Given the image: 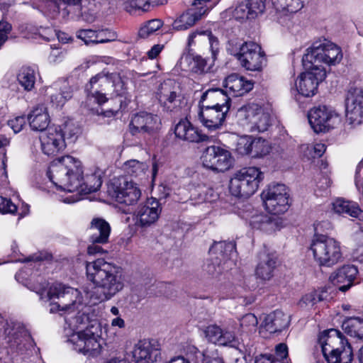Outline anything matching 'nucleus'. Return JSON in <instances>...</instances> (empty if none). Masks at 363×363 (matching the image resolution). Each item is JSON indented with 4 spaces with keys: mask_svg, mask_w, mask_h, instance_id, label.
Returning <instances> with one entry per match:
<instances>
[{
    "mask_svg": "<svg viewBox=\"0 0 363 363\" xmlns=\"http://www.w3.org/2000/svg\"><path fill=\"white\" fill-rule=\"evenodd\" d=\"M48 175L58 189L69 192L88 194L98 191L102 184L100 176L96 174L86 175L84 179L81 161L70 155L53 160Z\"/></svg>",
    "mask_w": 363,
    "mask_h": 363,
    "instance_id": "f257e3e1",
    "label": "nucleus"
},
{
    "mask_svg": "<svg viewBox=\"0 0 363 363\" xmlns=\"http://www.w3.org/2000/svg\"><path fill=\"white\" fill-rule=\"evenodd\" d=\"M125 83L118 73H111L108 75L97 74L91 77L85 85L84 91L86 99L84 106L97 115H104L105 117L115 116L119 108L108 109L105 111L99 106L106 103L108 97L113 94L120 96L123 94Z\"/></svg>",
    "mask_w": 363,
    "mask_h": 363,
    "instance_id": "f03ea898",
    "label": "nucleus"
},
{
    "mask_svg": "<svg viewBox=\"0 0 363 363\" xmlns=\"http://www.w3.org/2000/svg\"><path fill=\"white\" fill-rule=\"evenodd\" d=\"M86 273L94 285L91 297L100 302L111 299L124 286L121 267L103 259L87 262Z\"/></svg>",
    "mask_w": 363,
    "mask_h": 363,
    "instance_id": "7ed1b4c3",
    "label": "nucleus"
},
{
    "mask_svg": "<svg viewBox=\"0 0 363 363\" xmlns=\"http://www.w3.org/2000/svg\"><path fill=\"white\" fill-rule=\"evenodd\" d=\"M322 353L328 363H351L353 351L350 344L342 338L341 333L330 329L321 333L318 339Z\"/></svg>",
    "mask_w": 363,
    "mask_h": 363,
    "instance_id": "20e7f679",
    "label": "nucleus"
},
{
    "mask_svg": "<svg viewBox=\"0 0 363 363\" xmlns=\"http://www.w3.org/2000/svg\"><path fill=\"white\" fill-rule=\"evenodd\" d=\"M79 294L77 289L61 283L52 284L46 292L47 301H51L50 313L60 311L64 316L74 313L82 306L78 300Z\"/></svg>",
    "mask_w": 363,
    "mask_h": 363,
    "instance_id": "39448f33",
    "label": "nucleus"
},
{
    "mask_svg": "<svg viewBox=\"0 0 363 363\" xmlns=\"http://www.w3.org/2000/svg\"><path fill=\"white\" fill-rule=\"evenodd\" d=\"M311 250L320 267H333L343 259L340 242L325 235H315Z\"/></svg>",
    "mask_w": 363,
    "mask_h": 363,
    "instance_id": "423d86ee",
    "label": "nucleus"
},
{
    "mask_svg": "<svg viewBox=\"0 0 363 363\" xmlns=\"http://www.w3.org/2000/svg\"><path fill=\"white\" fill-rule=\"evenodd\" d=\"M100 324L96 321L77 333H73L67 342L72 345L74 350L87 357H95L100 354L101 345Z\"/></svg>",
    "mask_w": 363,
    "mask_h": 363,
    "instance_id": "0eeeda50",
    "label": "nucleus"
},
{
    "mask_svg": "<svg viewBox=\"0 0 363 363\" xmlns=\"http://www.w3.org/2000/svg\"><path fill=\"white\" fill-rule=\"evenodd\" d=\"M263 178V173L255 167L242 168L237 171L231 178L230 192L236 197L248 198L257 190Z\"/></svg>",
    "mask_w": 363,
    "mask_h": 363,
    "instance_id": "6e6552de",
    "label": "nucleus"
},
{
    "mask_svg": "<svg viewBox=\"0 0 363 363\" xmlns=\"http://www.w3.org/2000/svg\"><path fill=\"white\" fill-rule=\"evenodd\" d=\"M0 330L6 338L11 349L18 353L24 354L33 347V340L25 326L16 321L4 320L0 314Z\"/></svg>",
    "mask_w": 363,
    "mask_h": 363,
    "instance_id": "1a4fd4ad",
    "label": "nucleus"
},
{
    "mask_svg": "<svg viewBox=\"0 0 363 363\" xmlns=\"http://www.w3.org/2000/svg\"><path fill=\"white\" fill-rule=\"evenodd\" d=\"M210 258L203 266V271L216 277L225 270V265L235 254V245L233 242H214L209 250Z\"/></svg>",
    "mask_w": 363,
    "mask_h": 363,
    "instance_id": "9d476101",
    "label": "nucleus"
},
{
    "mask_svg": "<svg viewBox=\"0 0 363 363\" xmlns=\"http://www.w3.org/2000/svg\"><path fill=\"white\" fill-rule=\"evenodd\" d=\"M238 123L250 132H264L270 125V116L257 104L240 107L235 116Z\"/></svg>",
    "mask_w": 363,
    "mask_h": 363,
    "instance_id": "9b49d317",
    "label": "nucleus"
},
{
    "mask_svg": "<svg viewBox=\"0 0 363 363\" xmlns=\"http://www.w3.org/2000/svg\"><path fill=\"white\" fill-rule=\"evenodd\" d=\"M230 55L239 60L242 67L250 71H260L266 62L265 55L261 47L254 42L236 44L235 47L228 48Z\"/></svg>",
    "mask_w": 363,
    "mask_h": 363,
    "instance_id": "f8f14e48",
    "label": "nucleus"
},
{
    "mask_svg": "<svg viewBox=\"0 0 363 363\" xmlns=\"http://www.w3.org/2000/svg\"><path fill=\"white\" fill-rule=\"evenodd\" d=\"M107 192L116 201L125 205L136 203L141 196V191L135 183L128 181L125 177L113 178L108 186Z\"/></svg>",
    "mask_w": 363,
    "mask_h": 363,
    "instance_id": "ddd939ff",
    "label": "nucleus"
},
{
    "mask_svg": "<svg viewBox=\"0 0 363 363\" xmlns=\"http://www.w3.org/2000/svg\"><path fill=\"white\" fill-rule=\"evenodd\" d=\"M262 199L266 209L272 214H281L286 212L289 206V194L284 184L269 185L262 191Z\"/></svg>",
    "mask_w": 363,
    "mask_h": 363,
    "instance_id": "4468645a",
    "label": "nucleus"
},
{
    "mask_svg": "<svg viewBox=\"0 0 363 363\" xmlns=\"http://www.w3.org/2000/svg\"><path fill=\"white\" fill-rule=\"evenodd\" d=\"M202 164L204 167L214 172H224L228 170L233 163L231 153L219 146L208 147L202 157Z\"/></svg>",
    "mask_w": 363,
    "mask_h": 363,
    "instance_id": "2eb2a0df",
    "label": "nucleus"
},
{
    "mask_svg": "<svg viewBox=\"0 0 363 363\" xmlns=\"http://www.w3.org/2000/svg\"><path fill=\"white\" fill-rule=\"evenodd\" d=\"M308 118L311 128L317 133L328 131L340 121L338 115L325 106L312 108Z\"/></svg>",
    "mask_w": 363,
    "mask_h": 363,
    "instance_id": "dca6fc26",
    "label": "nucleus"
},
{
    "mask_svg": "<svg viewBox=\"0 0 363 363\" xmlns=\"http://www.w3.org/2000/svg\"><path fill=\"white\" fill-rule=\"evenodd\" d=\"M157 96L160 104L167 112L178 111L184 99L179 87L171 79H167L160 84Z\"/></svg>",
    "mask_w": 363,
    "mask_h": 363,
    "instance_id": "f3484780",
    "label": "nucleus"
},
{
    "mask_svg": "<svg viewBox=\"0 0 363 363\" xmlns=\"http://www.w3.org/2000/svg\"><path fill=\"white\" fill-rule=\"evenodd\" d=\"M305 69L306 71L301 74L296 87L300 94L310 97L316 93L318 85L326 77V71L323 67L317 66Z\"/></svg>",
    "mask_w": 363,
    "mask_h": 363,
    "instance_id": "a211bd4d",
    "label": "nucleus"
},
{
    "mask_svg": "<svg viewBox=\"0 0 363 363\" xmlns=\"http://www.w3.org/2000/svg\"><path fill=\"white\" fill-rule=\"evenodd\" d=\"M346 118L353 126L360 124L363 120V91L351 88L345 96Z\"/></svg>",
    "mask_w": 363,
    "mask_h": 363,
    "instance_id": "6ab92c4d",
    "label": "nucleus"
},
{
    "mask_svg": "<svg viewBox=\"0 0 363 363\" xmlns=\"http://www.w3.org/2000/svg\"><path fill=\"white\" fill-rule=\"evenodd\" d=\"M199 108L198 117L202 125L210 132L221 130L230 109L202 106Z\"/></svg>",
    "mask_w": 363,
    "mask_h": 363,
    "instance_id": "aec40b11",
    "label": "nucleus"
},
{
    "mask_svg": "<svg viewBox=\"0 0 363 363\" xmlns=\"http://www.w3.org/2000/svg\"><path fill=\"white\" fill-rule=\"evenodd\" d=\"M161 211L160 204L156 199H147L136 210V225L141 228L150 227L158 220Z\"/></svg>",
    "mask_w": 363,
    "mask_h": 363,
    "instance_id": "412c9836",
    "label": "nucleus"
},
{
    "mask_svg": "<svg viewBox=\"0 0 363 363\" xmlns=\"http://www.w3.org/2000/svg\"><path fill=\"white\" fill-rule=\"evenodd\" d=\"M160 119L157 115L147 112H140L135 114L130 123V132L137 133L152 134L160 128Z\"/></svg>",
    "mask_w": 363,
    "mask_h": 363,
    "instance_id": "4be33fe9",
    "label": "nucleus"
},
{
    "mask_svg": "<svg viewBox=\"0 0 363 363\" xmlns=\"http://www.w3.org/2000/svg\"><path fill=\"white\" fill-rule=\"evenodd\" d=\"M41 150L45 155H55L66 147L65 138L57 127H50L40 136Z\"/></svg>",
    "mask_w": 363,
    "mask_h": 363,
    "instance_id": "5701e85b",
    "label": "nucleus"
},
{
    "mask_svg": "<svg viewBox=\"0 0 363 363\" xmlns=\"http://www.w3.org/2000/svg\"><path fill=\"white\" fill-rule=\"evenodd\" d=\"M358 274V269L354 265H344L333 272L329 280L338 286L341 291H347L352 285Z\"/></svg>",
    "mask_w": 363,
    "mask_h": 363,
    "instance_id": "b1692460",
    "label": "nucleus"
},
{
    "mask_svg": "<svg viewBox=\"0 0 363 363\" xmlns=\"http://www.w3.org/2000/svg\"><path fill=\"white\" fill-rule=\"evenodd\" d=\"M174 134L179 139L189 143H201L208 140L209 137L203 134L187 119H181L175 125Z\"/></svg>",
    "mask_w": 363,
    "mask_h": 363,
    "instance_id": "393cba45",
    "label": "nucleus"
},
{
    "mask_svg": "<svg viewBox=\"0 0 363 363\" xmlns=\"http://www.w3.org/2000/svg\"><path fill=\"white\" fill-rule=\"evenodd\" d=\"M325 40L315 42L312 46L306 50L302 58L304 69H311L316 66L323 67L320 63H325L326 43Z\"/></svg>",
    "mask_w": 363,
    "mask_h": 363,
    "instance_id": "a878e982",
    "label": "nucleus"
},
{
    "mask_svg": "<svg viewBox=\"0 0 363 363\" xmlns=\"http://www.w3.org/2000/svg\"><path fill=\"white\" fill-rule=\"evenodd\" d=\"M230 97L223 89H209L202 94L199 106L230 109Z\"/></svg>",
    "mask_w": 363,
    "mask_h": 363,
    "instance_id": "bb28decb",
    "label": "nucleus"
},
{
    "mask_svg": "<svg viewBox=\"0 0 363 363\" xmlns=\"http://www.w3.org/2000/svg\"><path fill=\"white\" fill-rule=\"evenodd\" d=\"M223 85L225 92L233 96H240L253 89L254 83L252 80H247L238 74H232L225 78Z\"/></svg>",
    "mask_w": 363,
    "mask_h": 363,
    "instance_id": "cd10ccee",
    "label": "nucleus"
},
{
    "mask_svg": "<svg viewBox=\"0 0 363 363\" xmlns=\"http://www.w3.org/2000/svg\"><path fill=\"white\" fill-rule=\"evenodd\" d=\"M277 257L275 253L267 250L259 253L255 274L257 278L266 281L274 276V271L277 267Z\"/></svg>",
    "mask_w": 363,
    "mask_h": 363,
    "instance_id": "c85d7f7f",
    "label": "nucleus"
},
{
    "mask_svg": "<svg viewBox=\"0 0 363 363\" xmlns=\"http://www.w3.org/2000/svg\"><path fill=\"white\" fill-rule=\"evenodd\" d=\"M289 315L280 310H276L268 314L262 321L260 329L269 333L281 332L289 325Z\"/></svg>",
    "mask_w": 363,
    "mask_h": 363,
    "instance_id": "c756f323",
    "label": "nucleus"
},
{
    "mask_svg": "<svg viewBox=\"0 0 363 363\" xmlns=\"http://www.w3.org/2000/svg\"><path fill=\"white\" fill-rule=\"evenodd\" d=\"M209 45L212 58L216 60L219 52V43L218 38L213 35L211 30L195 31L191 33L188 38V46H200Z\"/></svg>",
    "mask_w": 363,
    "mask_h": 363,
    "instance_id": "7c9ffc66",
    "label": "nucleus"
},
{
    "mask_svg": "<svg viewBox=\"0 0 363 363\" xmlns=\"http://www.w3.org/2000/svg\"><path fill=\"white\" fill-rule=\"evenodd\" d=\"M27 121L33 131H46L50 123L48 108L44 105L34 107L28 115Z\"/></svg>",
    "mask_w": 363,
    "mask_h": 363,
    "instance_id": "2f4dec72",
    "label": "nucleus"
},
{
    "mask_svg": "<svg viewBox=\"0 0 363 363\" xmlns=\"http://www.w3.org/2000/svg\"><path fill=\"white\" fill-rule=\"evenodd\" d=\"M91 242L107 243L111 233L109 223L101 218H94L89 227Z\"/></svg>",
    "mask_w": 363,
    "mask_h": 363,
    "instance_id": "473e14b6",
    "label": "nucleus"
},
{
    "mask_svg": "<svg viewBox=\"0 0 363 363\" xmlns=\"http://www.w3.org/2000/svg\"><path fill=\"white\" fill-rule=\"evenodd\" d=\"M159 352L148 340H140L134 347L133 357L135 363H153Z\"/></svg>",
    "mask_w": 363,
    "mask_h": 363,
    "instance_id": "72a5a7b5",
    "label": "nucleus"
},
{
    "mask_svg": "<svg viewBox=\"0 0 363 363\" xmlns=\"http://www.w3.org/2000/svg\"><path fill=\"white\" fill-rule=\"evenodd\" d=\"M205 336L208 342L220 345H230L235 340V335L233 332L222 329L216 325H208L205 331Z\"/></svg>",
    "mask_w": 363,
    "mask_h": 363,
    "instance_id": "f704fd0d",
    "label": "nucleus"
},
{
    "mask_svg": "<svg viewBox=\"0 0 363 363\" xmlns=\"http://www.w3.org/2000/svg\"><path fill=\"white\" fill-rule=\"evenodd\" d=\"M278 214L258 215L252 218L250 222L254 228L259 229L267 233H272L279 230L282 227V219Z\"/></svg>",
    "mask_w": 363,
    "mask_h": 363,
    "instance_id": "c9c22d12",
    "label": "nucleus"
},
{
    "mask_svg": "<svg viewBox=\"0 0 363 363\" xmlns=\"http://www.w3.org/2000/svg\"><path fill=\"white\" fill-rule=\"evenodd\" d=\"M207 9L201 6L199 11L190 9L183 13L172 24L173 28L177 30H184L193 26L206 13Z\"/></svg>",
    "mask_w": 363,
    "mask_h": 363,
    "instance_id": "e433bc0d",
    "label": "nucleus"
},
{
    "mask_svg": "<svg viewBox=\"0 0 363 363\" xmlns=\"http://www.w3.org/2000/svg\"><path fill=\"white\" fill-rule=\"evenodd\" d=\"M333 209L337 214H346L359 220H363V211L354 202L337 199L333 203Z\"/></svg>",
    "mask_w": 363,
    "mask_h": 363,
    "instance_id": "4c0bfd02",
    "label": "nucleus"
},
{
    "mask_svg": "<svg viewBox=\"0 0 363 363\" xmlns=\"http://www.w3.org/2000/svg\"><path fill=\"white\" fill-rule=\"evenodd\" d=\"M342 328L350 336L363 341V318H348L343 322Z\"/></svg>",
    "mask_w": 363,
    "mask_h": 363,
    "instance_id": "58836bf2",
    "label": "nucleus"
},
{
    "mask_svg": "<svg viewBox=\"0 0 363 363\" xmlns=\"http://www.w3.org/2000/svg\"><path fill=\"white\" fill-rule=\"evenodd\" d=\"M148 164L137 160H130L123 164V170L131 177L143 179L148 169Z\"/></svg>",
    "mask_w": 363,
    "mask_h": 363,
    "instance_id": "ea45409f",
    "label": "nucleus"
},
{
    "mask_svg": "<svg viewBox=\"0 0 363 363\" xmlns=\"http://www.w3.org/2000/svg\"><path fill=\"white\" fill-rule=\"evenodd\" d=\"M65 321L73 330L82 328L87 323H89V325L91 324L89 322V317L84 313H82L79 308L74 313L70 315H65Z\"/></svg>",
    "mask_w": 363,
    "mask_h": 363,
    "instance_id": "a19ab883",
    "label": "nucleus"
},
{
    "mask_svg": "<svg viewBox=\"0 0 363 363\" xmlns=\"http://www.w3.org/2000/svg\"><path fill=\"white\" fill-rule=\"evenodd\" d=\"M18 81L25 90L30 91L35 82V71L30 67H23L18 74Z\"/></svg>",
    "mask_w": 363,
    "mask_h": 363,
    "instance_id": "79ce46f5",
    "label": "nucleus"
},
{
    "mask_svg": "<svg viewBox=\"0 0 363 363\" xmlns=\"http://www.w3.org/2000/svg\"><path fill=\"white\" fill-rule=\"evenodd\" d=\"M57 128V131H60L62 133L63 138L70 140V143L74 142L80 133V129L78 125L71 120L65 121L62 125Z\"/></svg>",
    "mask_w": 363,
    "mask_h": 363,
    "instance_id": "37998d69",
    "label": "nucleus"
},
{
    "mask_svg": "<svg viewBox=\"0 0 363 363\" xmlns=\"http://www.w3.org/2000/svg\"><path fill=\"white\" fill-rule=\"evenodd\" d=\"M325 43H326L325 64L331 65L340 62L342 57L340 48L327 40H325Z\"/></svg>",
    "mask_w": 363,
    "mask_h": 363,
    "instance_id": "c03bdc74",
    "label": "nucleus"
},
{
    "mask_svg": "<svg viewBox=\"0 0 363 363\" xmlns=\"http://www.w3.org/2000/svg\"><path fill=\"white\" fill-rule=\"evenodd\" d=\"M210 68L207 60L201 55H194L191 57L189 61L191 72L198 74H203L208 72Z\"/></svg>",
    "mask_w": 363,
    "mask_h": 363,
    "instance_id": "a18cd8bd",
    "label": "nucleus"
},
{
    "mask_svg": "<svg viewBox=\"0 0 363 363\" xmlns=\"http://www.w3.org/2000/svg\"><path fill=\"white\" fill-rule=\"evenodd\" d=\"M272 4L277 10H286L290 13H295L302 8L300 0H272Z\"/></svg>",
    "mask_w": 363,
    "mask_h": 363,
    "instance_id": "49530a36",
    "label": "nucleus"
},
{
    "mask_svg": "<svg viewBox=\"0 0 363 363\" xmlns=\"http://www.w3.org/2000/svg\"><path fill=\"white\" fill-rule=\"evenodd\" d=\"M269 152L268 142L261 138H253L252 137V157H261Z\"/></svg>",
    "mask_w": 363,
    "mask_h": 363,
    "instance_id": "de8ad7c7",
    "label": "nucleus"
},
{
    "mask_svg": "<svg viewBox=\"0 0 363 363\" xmlns=\"http://www.w3.org/2000/svg\"><path fill=\"white\" fill-rule=\"evenodd\" d=\"M112 38H106V39H94L89 40V38L96 37L95 31L92 30H82L78 32L77 37L82 39L86 45H89L91 43L98 44V43H106L108 42L113 41L116 38V33L111 34Z\"/></svg>",
    "mask_w": 363,
    "mask_h": 363,
    "instance_id": "09e8293b",
    "label": "nucleus"
},
{
    "mask_svg": "<svg viewBox=\"0 0 363 363\" xmlns=\"http://www.w3.org/2000/svg\"><path fill=\"white\" fill-rule=\"evenodd\" d=\"M125 10L130 14L137 11L145 12L150 10L147 0H128L124 4Z\"/></svg>",
    "mask_w": 363,
    "mask_h": 363,
    "instance_id": "8fccbe9b",
    "label": "nucleus"
},
{
    "mask_svg": "<svg viewBox=\"0 0 363 363\" xmlns=\"http://www.w3.org/2000/svg\"><path fill=\"white\" fill-rule=\"evenodd\" d=\"M162 25L163 23L160 19L150 20L140 29L138 35L140 38H146L158 30Z\"/></svg>",
    "mask_w": 363,
    "mask_h": 363,
    "instance_id": "3c124183",
    "label": "nucleus"
},
{
    "mask_svg": "<svg viewBox=\"0 0 363 363\" xmlns=\"http://www.w3.org/2000/svg\"><path fill=\"white\" fill-rule=\"evenodd\" d=\"M257 324V318L252 313L245 314L240 320V325L242 330L247 333L255 332Z\"/></svg>",
    "mask_w": 363,
    "mask_h": 363,
    "instance_id": "603ef678",
    "label": "nucleus"
},
{
    "mask_svg": "<svg viewBox=\"0 0 363 363\" xmlns=\"http://www.w3.org/2000/svg\"><path fill=\"white\" fill-rule=\"evenodd\" d=\"M235 151L240 155H251L252 136L243 135L240 137L236 143Z\"/></svg>",
    "mask_w": 363,
    "mask_h": 363,
    "instance_id": "864d4df0",
    "label": "nucleus"
},
{
    "mask_svg": "<svg viewBox=\"0 0 363 363\" xmlns=\"http://www.w3.org/2000/svg\"><path fill=\"white\" fill-rule=\"evenodd\" d=\"M73 89L68 84H65L60 90V99L57 96H51L50 99L52 104L57 106H62L65 103L72 97Z\"/></svg>",
    "mask_w": 363,
    "mask_h": 363,
    "instance_id": "5fc2aeb1",
    "label": "nucleus"
},
{
    "mask_svg": "<svg viewBox=\"0 0 363 363\" xmlns=\"http://www.w3.org/2000/svg\"><path fill=\"white\" fill-rule=\"evenodd\" d=\"M245 1L251 12V18H255L264 11V0H246Z\"/></svg>",
    "mask_w": 363,
    "mask_h": 363,
    "instance_id": "6e6d98bb",
    "label": "nucleus"
},
{
    "mask_svg": "<svg viewBox=\"0 0 363 363\" xmlns=\"http://www.w3.org/2000/svg\"><path fill=\"white\" fill-rule=\"evenodd\" d=\"M251 12L247 5L246 1L239 4L234 10L233 16L235 19L239 21H244L247 19H254L251 18Z\"/></svg>",
    "mask_w": 363,
    "mask_h": 363,
    "instance_id": "4d7b16f0",
    "label": "nucleus"
},
{
    "mask_svg": "<svg viewBox=\"0 0 363 363\" xmlns=\"http://www.w3.org/2000/svg\"><path fill=\"white\" fill-rule=\"evenodd\" d=\"M48 286V283L43 279L42 277H40L37 279L36 283H33L30 284L28 287L31 291H35L40 296V299H46V294L44 296V293L46 291V289Z\"/></svg>",
    "mask_w": 363,
    "mask_h": 363,
    "instance_id": "13d9d810",
    "label": "nucleus"
},
{
    "mask_svg": "<svg viewBox=\"0 0 363 363\" xmlns=\"http://www.w3.org/2000/svg\"><path fill=\"white\" fill-rule=\"evenodd\" d=\"M12 30V26L6 21H0V49L9 39L8 35Z\"/></svg>",
    "mask_w": 363,
    "mask_h": 363,
    "instance_id": "bf43d9fd",
    "label": "nucleus"
},
{
    "mask_svg": "<svg viewBox=\"0 0 363 363\" xmlns=\"http://www.w3.org/2000/svg\"><path fill=\"white\" fill-rule=\"evenodd\" d=\"M17 211V206L11 201L0 196V213H14Z\"/></svg>",
    "mask_w": 363,
    "mask_h": 363,
    "instance_id": "052dcab7",
    "label": "nucleus"
},
{
    "mask_svg": "<svg viewBox=\"0 0 363 363\" xmlns=\"http://www.w3.org/2000/svg\"><path fill=\"white\" fill-rule=\"evenodd\" d=\"M26 123V118L24 116H16L8 121L9 126L15 133L21 132Z\"/></svg>",
    "mask_w": 363,
    "mask_h": 363,
    "instance_id": "680f3d73",
    "label": "nucleus"
},
{
    "mask_svg": "<svg viewBox=\"0 0 363 363\" xmlns=\"http://www.w3.org/2000/svg\"><path fill=\"white\" fill-rule=\"evenodd\" d=\"M203 363H225L218 350L206 352L203 354Z\"/></svg>",
    "mask_w": 363,
    "mask_h": 363,
    "instance_id": "e2e57ef3",
    "label": "nucleus"
},
{
    "mask_svg": "<svg viewBox=\"0 0 363 363\" xmlns=\"http://www.w3.org/2000/svg\"><path fill=\"white\" fill-rule=\"evenodd\" d=\"M314 296V305L318 302L326 301L330 298V294L327 289H320L313 291Z\"/></svg>",
    "mask_w": 363,
    "mask_h": 363,
    "instance_id": "0e129e2a",
    "label": "nucleus"
},
{
    "mask_svg": "<svg viewBox=\"0 0 363 363\" xmlns=\"http://www.w3.org/2000/svg\"><path fill=\"white\" fill-rule=\"evenodd\" d=\"M314 296L315 294H313V291L306 294L304 295L301 301H299L298 304L301 308H306L308 306H314Z\"/></svg>",
    "mask_w": 363,
    "mask_h": 363,
    "instance_id": "69168bd1",
    "label": "nucleus"
},
{
    "mask_svg": "<svg viewBox=\"0 0 363 363\" xmlns=\"http://www.w3.org/2000/svg\"><path fill=\"white\" fill-rule=\"evenodd\" d=\"M357 239L359 243L355 249L354 255L360 262H363V231L357 235Z\"/></svg>",
    "mask_w": 363,
    "mask_h": 363,
    "instance_id": "338daca9",
    "label": "nucleus"
},
{
    "mask_svg": "<svg viewBox=\"0 0 363 363\" xmlns=\"http://www.w3.org/2000/svg\"><path fill=\"white\" fill-rule=\"evenodd\" d=\"M99 242H91V245L87 247L88 254L94 255L97 254L102 255L104 253L105 250L100 245H99Z\"/></svg>",
    "mask_w": 363,
    "mask_h": 363,
    "instance_id": "774afa93",
    "label": "nucleus"
}]
</instances>
